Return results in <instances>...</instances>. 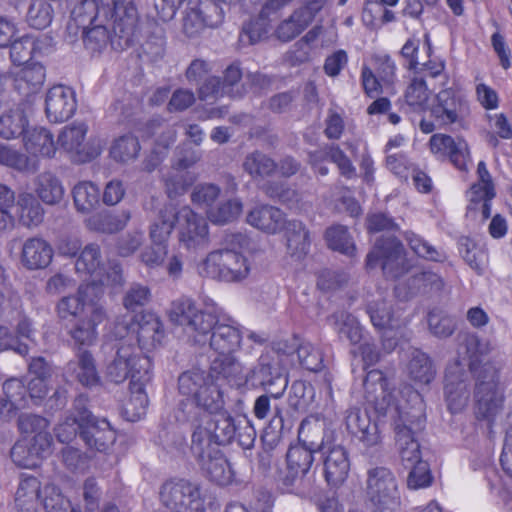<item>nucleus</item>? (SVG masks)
<instances>
[{"label":"nucleus","instance_id":"1","mask_svg":"<svg viewBox=\"0 0 512 512\" xmlns=\"http://www.w3.org/2000/svg\"><path fill=\"white\" fill-rule=\"evenodd\" d=\"M491 350L490 341L483 340L477 333L467 334L459 346L458 357L447 366L444 377L447 408L451 414L459 413L467 406L470 398V384L464 368L467 364L469 372L478 380L475 388L474 416L477 425L486 423V434L489 439L494 437L493 428L496 417L504 403V396L500 393L497 384L482 380L484 367L487 364L484 358Z\"/></svg>","mask_w":512,"mask_h":512},{"label":"nucleus","instance_id":"2","mask_svg":"<svg viewBox=\"0 0 512 512\" xmlns=\"http://www.w3.org/2000/svg\"><path fill=\"white\" fill-rule=\"evenodd\" d=\"M76 272L85 277L76 295L66 296V312L73 319L70 335L80 344H91L96 338V327L101 324L106 313L100 301L104 296L105 285H122V267L119 263L103 272L101 251L98 244L90 243L80 252L75 261Z\"/></svg>","mask_w":512,"mask_h":512},{"label":"nucleus","instance_id":"3","mask_svg":"<svg viewBox=\"0 0 512 512\" xmlns=\"http://www.w3.org/2000/svg\"><path fill=\"white\" fill-rule=\"evenodd\" d=\"M170 318L179 325L189 326L196 343H209L210 348L217 353L211 370L228 378L235 365L234 354L242 344L243 334L239 325L230 317L198 310L195 302L186 297L172 302Z\"/></svg>","mask_w":512,"mask_h":512},{"label":"nucleus","instance_id":"4","mask_svg":"<svg viewBox=\"0 0 512 512\" xmlns=\"http://www.w3.org/2000/svg\"><path fill=\"white\" fill-rule=\"evenodd\" d=\"M179 393L185 397L179 404L177 419L186 422L199 420V411L209 413L223 406V394L216 378L199 368L184 371L178 378Z\"/></svg>","mask_w":512,"mask_h":512},{"label":"nucleus","instance_id":"5","mask_svg":"<svg viewBox=\"0 0 512 512\" xmlns=\"http://www.w3.org/2000/svg\"><path fill=\"white\" fill-rule=\"evenodd\" d=\"M177 225L179 241L187 249H196L209 242V226L206 219L191 207L177 208L171 203L165 204L151 225V236L158 240H168Z\"/></svg>","mask_w":512,"mask_h":512},{"label":"nucleus","instance_id":"6","mask_svg":"<svg viewBox=\"0 0 512 512\" xmlns=\"http://www.w3.org/2000/svg\"><path fill=\"white\" fill-rule=\"evenodd\" d=\"M407 395L413 404L409 407L397 405V417L394 420L396 443L399 447L402 465L405 468L422 461L418 435L426 425L422 395L412 387L408 388Z\"/></svg>","mask_w":512,"mask_h":512},{"label":"nucleus","instance_id":"7","mask_svg":"<svg viewBox=\"0 0 512 512\" xmlns=\"http://www.w3.org/2000/svg\"><path fill=\"white\" fill-rule=\"evenodd\" d=\"M74 429L85 446L90 450L107 453L117 439V432L105 418L95 417L88 409V398L79 395L73 402V408L66 415V428Z\"/></svg>","mask_w":512,"mask_h":512},{"label":"nucleus","instance_id":"8","mask_svg":"<svg viewBox=\"0 0 512 512\" xmlns=\"http://www.w3.org/2000/svg\"><path fill=\"white\" fill-rule=\"evenodd\" d=\"M203 278L223 283H240L248 278L251 263L246 256L234 248H223L209 252L197 265Z\"/></svg>","mask_w":512,"mask_h":512},{"label":"nucleus","instance_id":"9","mask_svg":"<svg viewBox=\"0 0 512 512\" xmlns=\"http://www.w3.org/2000/svg\"><path fill=\"white\" fill-rule=\"evenodd\" d=\"M105 374L115 384L123 383L128 378L129 385L152 381L153 361L149 355L137 352L135 345L121 342L114 359L107 365Z\"/></svg>","mask_w":512,"mask_h":512},{"label":"nucleus","instance_id":"10","mask_svg":"<svg viewBox=\"0 0 512 512\" xmlns=\"http://www.w3.org/2000/svg\"><path fill=\"white\" fill-rule=\"evenodd\" d=\"M365 493L375 512H400L401 495L389 468L376 466L367 471Z\"/></svg>","mask_w":512,"mask_h":512},{"label":"nucleus","instance_id":"11","mask_svg":"<svg viewBox=\"0 0 512 512\" xmlns=\"http://www.w3.org/2000/svg\"><path fill=\"white\" fill-rule=\"evenodd\" d=\"M159 499L171 512L206 511V496L202 487L184 478L166 480L160 488Z\"/></svg>","mask_w":512,"mask_h":512},{"label":"nucleus","instance_id":"12","mask_svg":"<svg viewBox=\"0 0 512 512\" xmlns=\"http://www.w3.org/2000/svg\"><path fill=\"white\" fill-rule=\"evenodd\" d=\"M213 411L206 427L198 425L192 433L191 452L201 456L206 449H220L221 446L230 444L236 436L234 418L221 410Z\"/></svg>","mask_w":512,"mask_h":512},{"label":"nucleus","instance_id":"13","mask_svg":"<svg viewBox=\"0 0 512 512\" xmlns=\"http://www.w3.org/2000/svg\"><path fill=\"white\" fill-rule=\"evenodd\" d=\"M406 252L396 236L379 237L367 254L366 270L381 266L386 279L397 280L408 271Z\"/></svg>","mask_w":512,"mask_h":512},{"label":"nucleus","instance_id":"14","mask_svg":"<svg viewBox=\"0 0 512 512\" xmlns=\"http://www.w3.org/2000/svg\"><path fill=\"white\" fill-rule=\"evenodd\" d=\"M367 312L373 326L382 331L383 348L392 352L399 345V338L406 336V328L411 318L404 316V309H391L385 301L369 304Z\"/></svg>","mask_w":512,"mask_h":512},{"label":"nucleus","instance_id":"15","mask_svg":"<svg viewBox=\"0 0 512 512\" xmlns=\"http://www.w3.org/2000/svg\"><path fill=\"white\" fill-rule=\"evenodd\" d=\"M126 336L137 342V351L148 355L164 344L165 328L161 319L153 312L142 311L134 314L125 323Z\"/></svg>","mask_w":512,"mask_h":512},{"label":"nucleus","instance_id":"16","mask_svg":"<svg viewBox=\"0 0 512 512\" xmlns=\"http://www.w3.org/2000/svg\"><path fill=\"white\" fill-rule=\"evenodd\" d=\"M429 112L439 127L455 124L464 127L471 115V108L465 95L452 88H447L437 93Z\"/></svg>","mask_w":512,"mask_h":512},{"label":"nucleus","instance_id":"17","mask_svg":"<svg viewBox=\"0 0 512 512\" xmlns=\"http://www.w3.org/2000/svg\"><path fill=\"white\" fill-rule=\"evenodd\" d=\"M324 450V442L307 445L300 439L290 444L286 452V470L280 478L282 486L291 490L295 486H302L314 463V454Z\"/></svg>","mask_w":512,"mask_h":512},{"label":"nucleus","instance_id":"18","mask_svg":"<svg viewBox=\"0 0 512 512\" xmlns=\"http://www.w3.org/2000/svg\"><path fill=\"white\" fill-rule=\"evenodd\" d=\"M428 148L434 158L440 162L448 161L456 169L467 171L470 151L463 138H454L444 133L433 134L428 141Z\"/></svg>","mask_w":512,"mask_h":512},{"label":"nucleus","instance_id":"19","mask_svg":"<svg viewBox=\"0 0 512 512\" xmlns=\"http://www.w3.org/2000/svg\"><path fill=\"white\" fill-rule=\"evenodd\" d=\"M189 5L192 0H189ZM224 11L211 2L198 1L195 6H189L183 17V33L191 38L199 35L206 28H215L222 24Z\"/></svg>","mask_w":512,"mask_h":512},{"label":"nucleus","instance_id":"20","mask_svg":"<svg viewBox=\"0 0 512 512\" xmlns=\"http://www.w3.org/2000/svg\"><path fill=\"white\" fill-rule=\"evenodd\" d=\"M147 133L155 136L151 153L143 161V170L154 171L166 158L170 148L175 143L177 132L173 126L163 119H153L146 124Z\"/></svg>","mask_w":512,"mask_h":512},{"label":"nucleus","instance_id":"21","mask_svg":"<svg viewBox=\"0 0 512 512\" xmlns=\"http://www.w3.org/2000/svg\"><path fill=\"white\" fill-rule=\"evenodd\" d=\"M88 127L85 123H73L66 127V153L78 164L88 163L96 159L102 151L97 139L85 141Z\"/></svg>","mask_w":512,"mask_h":512},{"label":"nucleus","instance_id":"22","mask_svg":"<svg viewBox=\"0 0 512 512\" xmlns=\"http://www.w3.org/2000/svg\"><path fill=\"white\" fill-rule=\"evenodd\" d=\"M203 456L192 453L203 474L209 481L226 487L236 483V473L225 454L220 449L204 448Z\"/></svg>","mask_w":512,"mask_h":512},{"label":"nucleus","instance_id":"23","mask_svg":"<svg viewBox=\"0 0 512 512\" xmlns=\"http://www.w3.org/2000/svg\"><path fill=\"white\" fill-rule=\"evenodd\" d=\"M347 431L357 438L365 448H375L382 444V434L378 423L371 419L366 410L359 407H352L347 411L345 417Z\"/></svg>","mask_w":512,"mask_h":512},{"label":"nucleus","instance_id":"24","mask_svg":"<svg viewBox=\"0 0 512 512\" xmlns=\"http://www.w3.org/2000/svg\"><path fill=\"white\" fill-rule=\"evenodd\" d=\"M243 72L239 61L231 63L224 71L223 78L218 76H210L198 87L197 93L201 101H209L217 99L224 95L236 97L234 87L237 86L242 79Z\"/></svg>","mask_w":512,"mask_h":512},{"label":"nucleus","instance_id":"25","mask_svg":"<svg viewBox=\"0 0 512 512\" xmlns=\"http://www.w3.org/2000/svg\"><path fill=\"white\" fill-rule=\"evenodd\" d=\"M323 459V476L330 487L341 486L348 478L350 460L348 451L341 445H332L320 451Z\"/></svg>","mask_w":512,"mask_h":512},{"label":"nucleus","instance_id":"26","mask_svg":"<svg viewBox=\"0 0 512 512\" xmlns=\"http://www.w3.org/2000/svg\"><path fill=\"white\" fill-rule=\"evenodd\" d=\"M51 447L41 437L38 441L21 437L12 446L10 457L16 466L33 469L38 467L40 462L51 453Z\"/></svg>","mask_w":512,"mask_h":512},{"label":"nucleus","instance_id":"27","mask_svg":"<svg viewBox=\"0 0 512 512\" xmlns=\"http://www.w3.org/2000/svg\"><path fill=\"white\" fill-rule=\"evenodd\" d=\"M246 221L258 230L274 235L284 229L288 220L280 208L269 204H260L249 211Z\"/></svg>","mask_w":512,"mask_h":512},{"label":"nucleus","instance_id":"28","mask_svg":"<svg viewBox=\"0 0 512 512\" xmlns=\"http://www.w3.org/2000/svg\"><path fill=\"white\" fill-rule=\"evenodd\" d=\"M363 387L365 397L376 406L385 405L388 408L392 404L393 389L387 376L379 369H367Z\"/></svg>","mask_w":512,"mask_h":512},{"label":"nucleus","instance_id":"29","mask_svg":"<svg viewBox=\"0 0 512 512\" xmlns=\"http://www.w3.org/2000/svg\"><path fill=\"white\" fill-rule=\"evenodd\" d=\"M53 257L51 245L42 238L27 239L22 247L21 261L29 270L46 268Z\"/></svg>","mask_w":512,"mask_h":512},{"label":"nucleus","instance_id":"30","mask_svg":"<svg viewBox=\"0 0 512 512\" xmlns=\"http://www.w3.org/2000/svg\"><path fill=\"white\" fill-rule=\"evenodd\" d=\"M96 338L91 344H80L71 336L74 346L78 351V361L73 367L78 381L85 387L98 386L101 383L100 376L96 369L95 360L92 354L86 349L92 346L97 340Z\"/></svg>","mask_w":512,"mask_h":512},{"label":"nucleus","instance_id":"31","mask_svg":"<svg viewBox=\"0 0 512 512\" xmlns=\"http://www.w3.org/2000/svg\"><path fill=\"white\" fill-rule=\"evenodd\" d=\"M41 483L37 477L21 474L15 493V506L19 512H36L41 497Z\"/></svg>","mask_w":512,"mask_h":512},{"label":"nucleus","instance_id":"32","mask_svg":"<svg viewBox=\"0 0 512 512\" xmlns=\"http://www.w3.org/2000/svg\"><path fill=\"white\" fill-rule=\"evenodd\" d=\"M23 145L32 158L36 156L51 158L56 153L52 134L42 127L27 130L23 136Z\"/></svg>","mask_w":512,"mask_h":512},{"label":"nucleus","instance_id":"33","mask_svg":"<svg viewBox=\"0 0 512 512\" xmlns=\"http://www.w3.org/2000/svg\"><path fill=\"white\" fill-rule=\"evenodd\" d=\"M130 218V212L126 210L119 213L102 211L90 216L86 220V226L91 231L113 234L123 230Z\"/></svg>","mask_w":512,"mask_h":512},{"label":"nucleus","instance_id":"34","mask_svg":"<svg viewBox=\"0 0 512 512\" xmlns=\"http://www.w3.org/2000/svg\"><path fill=\"white\" fill-rule=\"evenodd\" d=\"M409 378L419 386L429 385L436 376V369L428 354L420 349H413L407 364Z\"/></svg>","mask_w":512,"mask_h":512},{"label":"nucleus","instance_id":"35","mask_svg":"<svg viewBox=\"0 0 512 512\" xmlns=\"http://www.w3.org/2000/svg\"><path fill=\"white\" fill-rule=\"evenodd\" d=\"M287 239V249L292 257L304 258L310 249L309 231L299 220L287 221L284 229Z\"/></svg>","mask_w":512,"mask_h":512},{"label":"nucleus","instance_id":"36","mask_svg":"<svg viewBox=\"0 0 512 512\" xmlns=\"http://www.w3.org/2000/svg\"><path fill=\"white\" fill-rule=\"evenodd\" d=\"M45 76L43 65L40 63L27 64L15 73V88L26 96L36 93L42 87Z\"/></svg>","mask_w":512,"mask_h":512},{"label":"nucleus","instance_id":"37","mask_svg":"<svg viewBox=\"0 0 512 512\" xmlns=\"http://www.w3.org/2000/svg\"><path fill=\"white\" fill-rule=\"evenodd\" d=\"M277 379L282 380V387L275 392L265 393L258 396L254 401L252 412L256 419L265 420L273 410V420H279V422L283 424V409L277 404L272 407L271 400L280 399L284 395L288 386V379L281 377H278Z\"/></svg>","mask_w":512,"mask_h":512},{"label":"nucleus","instance_id":"38","mask_svg":"<svg viewBox=\"0 0 512 512\" xmlns=\"http://www.w3.org/2000/svg\"><path fill=\"white\" fill-rule=\"evenodd\" d=\"M111 1L102 3L100 0H81L75 5L70 15V25L73 23L77 28H87L97 22L101 10L106 12L110 8Z\"/></svg>","mask_w":512,"mask_h":512},{"label":"nucleus","instance_id":"39","mask_svg":"<svg viewBox=\"0 0 512 512\" xmlns=\"http://www.w3.org/2000/svg\"><path fill=\"white\" fill-rule=\"evenodd\" d=\"M150 382L142 381L136 385H129L130 397L123 405V414L128 421L135 422L146 415L149 404L146 386Z\"/></svg>","mask_w":512,"mask_h":512},{"label":"nucleus","instance_id":"40","mask_svg":"<svg viewBox=\"0 0 512 512\" xmlns=\"http://www.w3.org/2000/svg\"><path fill=\"white\" fill-rule=\"evenodd\" d=\"M0 165L29 174L36 173L40 166L36 158L29 157L6 144H0Z\"/></svg>","mask_w":512,"mask_h":512},{"label":"nucleus","instance_id":"41","mask_svg":"<svg viewBox=\"0 0 512 512\" xmlns=\"http://www.w3.org/2000/svg\"><path fill=\"white\" fill-rule=\"evenodd\" d=\"M243 168L253 179H264L277 174V162L265 153L255 150L244 159Z\"/></svg>","mask_w":512,"mask_h":512},{"label":"nucleus","instance_id":"42","mask_svg":"<svg viewBox=\"0 0 512 512\" xmlns=\"http://www.w3.org/2000/svg\"><path fill=\"white\" fill-rule=\"evenodd\" d=\"M49 422L46 418L35 414H22L18 418V429L29 440L35 441L41 437L47 445L52 446V436L47 431Z\"/></svg>","mask_w":512,"mask_h":512},{"label":"nucleus","instance_id":"43","mask_svg":"<svg viewBox=\"0 0 512 512\" xmlns=\"http://www.w3.org/2000/svg\"><path fill=\"white\" fill-rule=\"evenodd\" d=\"M312 22L311 16L304 9L298 8L278 25L276 35L281 41L289 42L300 35Z\"/></svg>","mask_w":512,"mask_h":512},{"label":"nucleus","instance_id":"44","mask_svg":"<svg viewBox=\"0 0 512 512\" xmlns=\"http://www.w3.org/2000/svg\"><path fill=\"white\" fill-rule=\"evenodd\" d=\"M28 119L20 107L10 109L0 116V137L6 140L14 139L25 134Z\"/></svg>","mask_w":512,"mask_h":512},{"label":"nucleus","instance_id":"45","mask_svg":"<svg viewBox=\"0 0 512 512\" xmlns=\"http://www.w3.org/2000/svg\"><path fill=\"white\" fill-rule=\"evenodd\" d=\"M324 238L327 246L348 257L356 256V245L347 229L343 225H334L326 229Z\"/></svg>","mask_w":512,"mask_h":512},{"label":"nucleus","instance_id":"46","mask_svg":"<svg viewBox=\"0 0 512 512\" xmlns=\"http://www.w3.org/2000/svg\"><path fill=\"white\" fill-rule=\"evenodd\" d=\"M72 196L76 209L82 213L93 211L100 202V190L91 181L79 182L73 188Z\"/></svg>","mask_w":512,"mask_h":512},{"label":"nucleus","instance_id":"47","mask_svg":"<svg viewBox=\"0 0 512 512\" xmlns=\"http://www.w3.org/2000/svg\"><path fill=\"white\" fill-rule=\"evenodd\" d=\"M417 75L415 74L408 83L404 92V100L413 111L420 112L426 110L431 91L425 79Z\"/></svg>","mask_w":512,"mask_h":512},{"label":"nucleus","instance_id":"48","mask_svg":"<svg viewBox=\"0 0 512 512\" xmlns=\"http://www.w3.org/2000/svg\"><path fill=\"white\" fill-rule=\"evenodd\" d=\"M35 191L39 198L47 204H55L63 195V187L58 178L50 172H44L35 179Z\"/></svg>","mask_w":512,"mask_h":512},{"label":"nucleus","instance_id":"49","mask_svg":"<svg viewBox=\"0 0 512 512\" xmlns=\"http://www.w3.org/2000/svg\"><path fill=\"white\" fill-rule=\"evenodd\" d=\"M431 333L439 338H448L456 330L454 318L442 307H433L427 315Z\"/></svg>","mask_w":512,"mask_h":512},{"label":"nucleus","instance_id":"50","mask_svg":"<svg viewBox=\"0 0 512 512\" xmlns=\"http://www.w3.org/2000/svg\"><path fill=\"white\" fill-rule=\"evenodd\" d=\"M243 204L240 199L232 198L220 202L206 211L207 218L214 224L223 225L236 220L241 214Z\"/></svg>","mask_w":512,"mask_h":512},{"label":"nucleus","instance_id":"51","mask_svg":"<svg viewBox=\"0 0 512 512\" xmlns=\"http://www.w3.org/2000/svg\"><path fill=\"white\" fill-rule=\"evenodd\" d=\"M17 204L20 208V222L24 226H38L43 221V208L31 193L20 194Z\"/></svg>","mask_w":512,"mask_h":512},{"label":"nucleus","instance_id":"52","mask_svg":"<svg viewBox=\"0 0 512 512\" xmlns=\"http://www.w3.org/2000/svg\"><path fill=\"white\" fill-rule=\"evenodd\" d=\"M140 149L138 138L132 134H125L114 141L109 153L116 162L126 163L135 159Z\"/></svg>","mask_w":512,"mask_h":512},{"label":"nucleus","instance_id":"53","mask_svg":"<svg viewBox=\"0 0 512 512\" xmlns=\"http://www.w3.org/2000/svg\"><path fill=\"white\" fill-rule=\"evenodd\" d=\"M442 277L430 270L415 273L408 280V294L417 292H441L444 288Z\"/></svg>","mask_w":512,"mask_h":512},{"label":"nucleus","instance_id":"54","mask_svg":"<svg viewBox=\"0 0 512 512\" xmlns=\"http://www.w3.org/2000/svg\"><path fill=\"white\" fill-rule=\"evenodd\" d=\"M486 121L491 129L488 133V143L496 148L499 145V139H512V123L503 112L495 114H486Z\"/></svg>","mask_w":512,"mask_h":512},{"label":"nucleus","instance_id":"55","mask_svg":"<svg viewBox=\"0 0 512 512\" xmlns=\"http://www.w3.org/2000/svg\"><path fill=\"white\" fill-rule=\"evenodd\" d=\"M53 9L46 0H33L26 14L28 25L35 29H44L52 21Z\"/></svg>","mask_w":512,"mask_h":512},{"label":"nucleus","instance_id":"56","mask_svg":"<svg viewBox=\"0 0 512 512\" xmlns=\"http://www.w3.org/2000/svg\"><path fill=\"white\" fill-rule=\"evenodd\" d=\"M45 111L49 121H64V86L59 84L49 89L45 99Z\"/></svg>","mask_w":512,"mask_h":512},{"label":"nucleus","instance_id":"57","mask_svg":"<svg viewBox=\"0 0 512 512\" xmlns=\"http://www.w3.org/2000/svg\"><path fill=\"white\" fill-rule=\"evenodd\" d=\"M36 51L35 38L24 35L10 43V58L15 65L26 64Z\"/></svg>","mask_w":512,"mask_h":512},{"label":"nucleus","instance_id":"58","mask_svg":"<svg viewBox=\"0 0 512 512\" xmlns=\"http://www.w3.org/2000/svg\"><path fill=\"white\" fill-rule=\"evenodd\" d=\"M196 175L189 171H174L164 179L169 198L184 194L195 182Z\"/></svg>","mask_w":512,"mask_h":512},{"label":"nucleus","instance_id":"59","mask_svg":"<svg viewBox=\"0 0 512 512\" xmlns=\"http://www.w3.org/2000/svg\"><path fill=\"white\" fill-rule=\"evenodd\" d=\"M41 501L45 512H64V493L60 483H47L41 493Z\"/></svg>","mask_w":512,"mask_h":512},{"label":"nucleus","instance_id":"60","mask_svg":"<svg viewBox=\"0 0 512 512\" xmlns=\"http://www.w3.org/2000/svg\"><path fill=\"white\" fill-rule=\"evenodd\" d=\"M300 366L309 372H319L324 368L323 353L310 343L298 347Z\"/></svg>","mask_w":512,"mask_h":512},{"label":"nucleus","instance_id":"61","mask_svg":"<svg viewBox=\"0 0 512 512\" xmlns=\"http://www.w3.org/2000/svg\"><path fill=\"white\" fill-rule=\"evenodd\" d=\"M407 469H410L407 477V486L409 489L417 490L432 485L434 477L427 461L422 460Z\"/></svg>","mask_w":512,"mask_h":512},{"label":"nucleus","instance_id":"62","mask_svg":"<svg viewBox=\"0 0 512 512\" xmlns=\"http://www.w3.org/2000/svg\"><path fill=\"white\" fill-rule=\"evenodd\" d=\"M221 194V188L213 183H202L194 187L191 194V201L193 204L205 208L207 211L213 208L215 201Z\"/></svg>","mask_w":512,"mask_h":512},{"label":"nucleus","instance_id":"63","mask_svg":"<svg viewBox=\"0 0 512 512\" xmlns=\"http://www.w3.org/2000/svg\"><path fill=\"white\" fill-rule=\"evenodd\" d=\"M409 248L420 258L428 261H441L440 252L429 242L415 233H409L405 237Z\"/></svg>","mask_w":512,"mask_h":512},{"label":"nucleus","instance_id":"64","mask_svg":"<svg viewBox=\"0 0 512 512\" xmlns=\"http://www.w3.org/2000/svg\"><path fill=\"white\" fill-rule=\"evenodd\" d=\"M386 164L389 170L402 181H408L415 165L409 157L404 153H395L387 156Z\"/></svg>","mask_w":512,"mask_h":512}]
</instances>
